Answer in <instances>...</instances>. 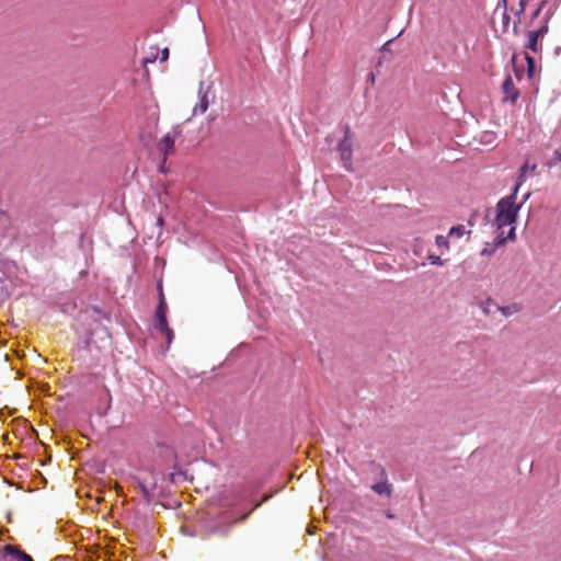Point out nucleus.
<instances>
[{
  "label": "nucleus",
  "mask_w": 561,
  "mask_h": 561,
  "mask_svg": "<svg viewBox=\"0 0 561 561\" xmlns=\"http://www.w3.org/2000/svg\"><path fill=\"white\" fill-rule=\"evenodd\" d=\"M537 165L536 164H529L528 162H525L520 169H519V181L518 182H524L526 175L528 173H534L535 170H536Z\"/></svg>",
  "instance_id": "obj_12"
},
{
  "label": "nucleus",
  "mask_w": 561,
  "mask_h": 561,
  "mask_svg": "<svg viewBox=\"0 0 561 561\" xmlns=\"http://www.w3.org/2000/svg\"><path fill=\"white\" fill-rule=\"evenodd\" d=\"M553 156L559 162H561V147L554 150Z\"/></svg>",
  "instance_id": "obj_24"
},
{
  "label": "nucleus",
  "mask_w": 561,
  "mask_h": 561,
  "mask_svg": "<svg viewBox=\"0 0 561 561\" xmlns=\"http://www.w3.org/2000/svg\"><path fill=\"white\" fill-rule=\"evenodd\" d=\"M510 15L507 14L506 10H503L502 12V25H503V32H506L510 26Z\"/></svg>",
  "instance_id": "obj_18"
},
{
  "label": "nucleus",
  "mask_w": 561,
  "mask_h": 561,
  "mask_svg": "<svg viewBox=\"0 0 561 561\" xmlns=\"http://www.w3.org/2000/svg\"><path fill=\"white\" fill-rule=\"evenodd\" d=\"M15 270L13 262L0 256V283H3Z\"/></svg>",
  "instance_id": "obj_9"
},
{
  "label": "nucleus",
  "mask_w": 561,
  "mask_h": 561,
  "mask_svg": "<svg viewBox=\"0 0 561 561\" xmlns=\"http://www.w3.org/2000/svg\"><path fill=\"white\" fill-rule=\"evenodd\" d=\"M496 311H501L505 317L512 316L513 313L518 311L517 305L506 306V307H496Z\"/></svg>",
  "instance_id": "obj_14"
},
{
  "label": "nucleus",
  "mask_w": 561,
  "mask_h": 561,
  "mask_svg": "<svg viewBox=\"0 0 561 561\" xmlns=\"http://www.w3.org/2000/svg\"><path fill=\"white\" fill-rule=\"evenodd\" d=\"M545 4H546V1H541L539 3L538 8L533 13V16H531L533 20L536 19L537 16H539V14H540L541 10L543 9Z\"/></svg>",
  "instance_id": "obj_22"
},
{
  "label": "nucleus",
  "mask_w": 561,
  "mask_h": 561,
  "mask_svg": "<svg viewBox=\"0 0 561 561\" xmlns=\"http://www.w3.org/2000/svg\"><path fill=\"white\" fill-rule=\"evenodd\" d=\"M527 1L528 0H519L518 2V11L516 12V15H520L524 13L525 9H526V4H527Z\"/></svg>",
  "instance_id": "obj_21"
},
{
  "label": "nucleus",
  "mask_w": 561,
  "mask_h": 561,
  "mask_svg": "<svg viewBox=\"0 0 561 561\" xmlns=\"http://www.w3.org/2000/svg\"><path fill=\"white\" fill-rule=\"evenodd\" d=\"M337 149L344 167L347 170H352V141L348 137V129L345 130V136L339 142Z\"/></svg>",
  "instance_id": "obj_4"
},
{
  "label": "nucleus",
  "mask_w": 561,
  "mask_h": 561,
  "mask_svg": "<svg viewBox=\"0 0 561 561\" xmlns=\"http://www.w3.org/2000/svg\"><path fill=\"white\" fill-rule=\"evenodd\" d=\"M7 551L10 556L14 557L15 559H18V561H34L33 558L25 553L24 551H21L14 547H11V546H8L7 547Z\"/></svg>",
  "instance_id": "obj_11"
},
{
  "label": "nucleus",
  "mask_w": 561,
  "mask_h": 561,
  "mask_svg": "<svg viewBox=\"0 0 561 561\" xmlns=\"http://www.w3.org/2000/svg\"><path fill=\"white\" fill-rule=\"evenodd\" d=\"M515 239V227H512L508 230L507 236H503L502 233H497L494 243H486L483 250L481 251V255H491L495 252L496 248L503 245L508 240Z\"/></svg>",
  "instance_id": "obj_6"
},
{
  "label": "nucleus",
  "mask_w": 561,
  "mask_h": 561,
  "mask_svg": "<svg viewBox=\"0 0 561 561\" xmlns=\"http://www.w3.org/2000/svg\"><path fill=\"white\" fill-rule=\"evenodd\" d=\"M371 490L379 495H385L387 497H390V495L392 493V485L387 480H385V481L374 483L371 485Z\"/></svg>",
  "instance_id": "obj_10"
},
{
  "label": "nucleus",
  "mask_w": 561,
  "mask_h": 561,
  "mask_svg": "<svg viewBox=\"0 0 561 561\" xmlns=\"http://www.w3.org/2000/svg\"><path fill=\"white\" fill-rule=\"evenodd\" d=\"M507 1L506 0H500L497 3V9L506 10Z\"/></svg>",
  "instance_id": "obj_25"
},
{
  "label": "nucleus",
  "mask_w": 561,
  "mask_h": 561,
  "mask_svg": "<svg viewBox=\"0 0 561 561\" xmlns=\"http://www.w3.org/2000/svg\"><path fill=\"white\" fill-rule=\"evenodd\" d=\"M428 260H430L431 264H433V265H442L443 264V261L440 260V257L437 255H434V254L428 255Z\"/></svg>",
  "instance_id": "obj_20"
},
{
  "label": "nucleus",
  "mask_w": 561,
  "mask_h": 561,
  "mask_svg": "<svg viewBox=\"0 0 561 561\" xmlns=\"http://www.w3.org/2000/svg\"><path fill=\"white\" fill-rule=\"evenodd\" d=\"M168 58H169V49H168V48H164V49L161 51L160 60H161V61H165Z\"/></svg>",
  "instance_id": "obj_23"
},
{
  "label": "nucleus",
  "mask_w": 561,
  "mask_h": 561,
  "mask_svg": "<svg viewBox=\"0 0 561 561\" xmlns=\"http://www.w3.org/2000/svg\"><path fill=\"white\" fill-rule=\"evenodd\" d=\"M214 94L211 93V85L202 81L198 88V102L193 107V116L204 114L210 104L214 101Z\"/></svg>",
  "instance_id": "obj_3"
},
{
  "label": "nucleus",
  "mask_w": 561,
  "mask_h": 561,
  "mask_svg": "<svg viewBox=\"0 0 561 561\" xmlns=\"http://www.w3.org/2000/svg\"><path fill=\"white\" fill-rule=\"evenodd\" d=\"M548 22H549V18L546 16L542 24L537 30H533L527 33L528 41L526 44V49H528L535 54H538L541 51L542 46L539 41L541 38H543V36L548 33V30H549Z\"/></svg>",
  "instance_id": "obj_2"
},
{
  "label": "nucleus",
  "mask_w": 561,
  "mask_h": 561,
  "mask_svg": "<svg viewBox=\"0 0 561 561\" xmlns=\"http://www.w3.org/2000/svg\"><path fill=\"white\" fill-rule=\"evenodd\" d=\"M496 307H497V305L494 304V301L490 298L481 304V309H482L483 313H485V314L493 313L496 310Z\"/></svg>",
  "instance_id": "obj_13"
},
{
  "label": "nucleus",
  "mask_w": 561,
  "mask_h": 561,
  "mask_svg": "<svg viewBox=\"0 0 561 561\" xmlns=\"http://www.w3.org/2000/svg\"><path fill=\"white\" fill-rule=\"evenodd\" d=\"M525 60L527 62V72L529 77H533L535 71V58L531 57L528 53H525Z\"/></svg>",
  "instance_id": "obj_16"
},
{
  "label": "nucleus",
  "mask_w": 561,
  "mask_h": 561,
  "mask_svg": "<svg viewBox=\"0 0 561 561\" xmlns=\"http://www.w3.org/2000/svg\"><path fill=\"white\" fill-rule=\"evenodd\" d=\"M154 328L165 334V337H167V342H168V346L172 343L173 341V337H174V332L173 330L169 327L168 324V320H167V317H160V318H156V324H154Z\"/></svg>",
  "instance_id": "obj_8"
},
{
  "label": "nucleus",
  "mask_w": 561,
  "mask_h": 561,
  "mask_svg": "<svg viewBox=\"0 0 561 561\" xmlns=\"http://www.w3.org/2000/svg\"><path fill=\"white\" fill-rule=\"evenodd\" d=\"M160 317H167V305L162 295L156 311V318Z\"/></svg>",
  "instance_id": "obj_15"
},
{
  "label": "nucleus",
  "mask_w": 561,
  "mask_h": 561,
  "mask_svg": "<svg viewBox=\"0 0 561 561\" xmlns=\"http://www.w3.org/2000/svg\"><path fill=\"white\" fill-rule=\"evenodd\" d=\"M502 89L506 101H511L512 103H514L518 99L519 93L515 88L512 77L508 76L505 78L502 84Z\"/></svg>",
  "instance_id": "obj_7"
},
{
  "label": "nucleus",
  "mask_w": 561,
  "mask_h": 561,
  "mask_svg": "<svg viewBox=\"0 0 561 561\" xmlns=\"http://www.w3.org/2000/svg\"><path fill=\"white\" fill-rule=\"evenodd\" d=\"M180 134H181L180 128L175 127V128L172 129V131L165 134L162 137V139L160 140L158 147H159V150L165 157L173 152L175 138H178L180 136Z\"/></svg>",
  "instance_id": "obj_5"
},
{
  "label": "nucleus",
  "mask_w": 561,
  "mask_h": 561,
  "mask_svg": "<svg viewBox=\"0 0 561 561\" xmlns=\"http://www.w3.org/2000/svg\"><path fill=\"white\" fill-rule=\"evenodd\" d=\"M522 186V182H517L514 187V191L511 195L501 198L495 207L496 215L494 219V226L496 228L497 233H504V229L506 227H515V222L518 216V213L523 206V204L529 198L530 193H527L524 196V199L517 204L516 196L519 187Z\"/></svg>",
  "instance_id": "obj_1"
},
{
  "label": "nucleus",
  "mask_w": 561,
  "mask_h": 561,
  "mask_svg": "<svg viewBox=\"0 0 561 561\" xmlns=\"http://www.w3.org/2000/svg\"><path fill=\"white\" fill-rule=\"evenodd\" d=\"M465 233H467V231L463 226H456L449 230L448 236L451 238L453 237L461 238Z\"/></svg>",
  "instance_id": "obj_17"
},
{
  "label": "nucleus",
  "mask_w": 561,
  "mask_h": 561,
  "mask_svg": "<svg viewBox=\"0 0 561 561\" xmlns=\"http://www.w3.org/2000/svg\"><path fill=\"white\" fill-rule=\"evenodd\" d=\"M435 242H436L437 247H439V248H443V247L448 248L447 238L444 236H437L435 239Z\"/></svg>",
  "instance_id": "obj_19"
},
{
  "label": "nucleus",
  "mask_w": 561,
  "mask_h": 561,
  "mask_svg": "<svg viewBox=\"0 0 561 561\" xmlns=\"http://www.w3.org/2000/svg\"><path fill=\"white\" fill-rule=\"evenodd\" d=\"M516 30H517V24L514 23V31L516 32Z\"/></svg>",
  "instance_id": "obj_27"
},
{
  "label": "nucleus",
  "mask_w": 561,
  "mask_h": 561,
  "mask_svg": "<svg viewBox=\"0 0 561 561\" xmlns=\"http://www.w3.org/2000/svg\"><path fill=\"white\" fill-rule=\"evenodd\" d=\"M391 42H392V39H391V41H388V42L382 46V48H383V49H388V46L391 44Z\"/></svg>",
  "instance_id": "obj_26"
}]
</instances>
